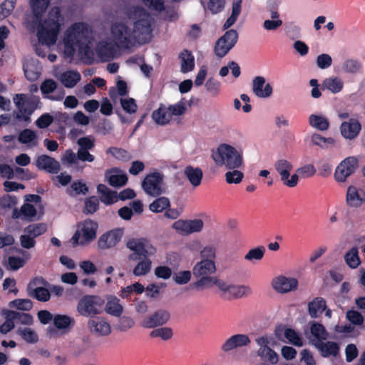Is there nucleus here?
Returning <instances> with one entry per match:
<instances>
[{"mask_svg": "<svg viewBox=\"0 0 365 365\" xmlns=\"http://www.w3.org/2000/svg\"><path fill=\"white\" fill-rule=\"evenodd\" d=\"M152 23L147 10L141 6H133L125 10L123 18L111 23L110 31L118 46L129 48L150 39Z\"/></svg>", "mask_w": 365, "mask_h": 365, "instance_id": "obj_1", "label": "nucleus"}, {"mask_svg": "<svg viewBox=\"0 0 365 365\" xmlns=\"http://www.w3.org/2000/svg\"><path fill=\"white\" fill-rule=\"evenodd\" d=\"M94 39V32L89 25L83 22L75 23L65 33L64 52L68 56H73L76 51L88 56L93 52Z\"/></svg>", "mask_w": 365, "mask_h": 365, "instance_id": "obj_2", "label": "nucleus"}, {"mask_svg": "<svg viewBox=\"0 0 365 365\" xmlns=\"http://www.w3.org/2000/svg\"><path fill=\"white\" fill-rule=\"evenodd\" d=\"M61 19L59 8H52L48 17L38 24L37 35L40 42L47 46L53 45L56 42Z\"/></svg>", "mask_w": 365, "mask_h": 365, "instance_id": "obj_3", "label": "nucleus"}, {"mask_svg": "<svg viewBox=\"0 0 365 365\" xmlns=\"http://www.w3.org/2000/svg\"><path fill=\"white\" fill-rule=\"evenodd\" d=\"M212 158L216 165L227 169H237L243 164L242 150L227 144L220 145Z\"/></svg>", "mask_w": 365, "mask_h": 365, "instance_id": "obj_4", "label": "nucleus"}, {"mask_svg": "<svg viewBox=\"0 0 365 365\" xmlns=\"http://www.w3.org/2000/svg\"><path fill=\"white\" fill-rule=\"evenodd\" d=\"M216 272V266L214 261L209 259H201L197 262L192 268V274L195 278L197 279L194 284L195 287H210L216 285V282L220 279L212 277Z\"/></svg>", "mask_w": 365, "mask_h": 365, "instance_id": "obj_5", "label": "nucleus"}, {"mask_svg": "<svg viewBox=\"0 0 365 365\" xmlns=\"http://www.w3.org/2000/svg\"><path fill=\"white\" fill-rule=\"evenodd\" d=\"M104 299L96 295H85L78 302L76 311L83 317L93 318L102 312Z\"/></svg>", "mask_w": 365, "mask_h": 365, "instance_id": "obj_6", "label": "nucleus"}, {"mask_svg": "<svg viewBox=\"0 0 365 365\" xmlns=\"http://www.w3.org/2000/svg\"><path fill=\"white\" fill-rule=\"evenodd\" d=\"M97 222L91 220H86L78 225L76 233L72 237L71 241L73 245H86L91 243L96 237L98 230Z\"/></svg>", "mask_w": 365, "mask_h": 365, "instance_id": "obj_7", "label": "nucleus"}, {"mask_svg": "<svg viewBox=\"0 0 365 365\" xmlns=\"http://www.w3.org/2000/svg\"><path fill=\"white\" fill-rule=\"evenodd\" d=\"M126 247L133 252V254L128 256L129 259L150 257L156 252L155 248L145 238H130L126 242Z\"/></svg>", "mask_w": 365, "mask_h": 365, "instance_id": "obj_8", "label": "nucleus"}, {"mask_svg": "<svg viewBox=\"0 0 365 365\" xmlns=\"http://www.w3.org/2000/svg\"><path fill=\"white\" fill-rule=\"evenodd\" d=\"M13 100L21 113L16 115V118L23 119L26 121L29 120L30 115L37 107L38 98L34 96H28L25 94H16Z\"/></svg>", "mask_w": 365, "mask_h": 365, "instance_id": "obj_9", "label": "nucleus"}, {"mask_svg": "<svg viewBox=\"0 0 365 365\" xmlns=\"http://www.w3.org/2000/svg\"><path fill=\"white\" fill-rule=\"evenodd\" d=\"M163 180L164 175L161 173H149L142 181V187L147 195L151 197L159 196L163 192L162 187Z\"/></svg>", "mask_w": 365, "mask_h": 365, "instance_id": "obj_10", "label": "nucleus"}, {"mask_svg": "<svg viewBox=\"0 0 365 365\" xmlns=\"http://www.w3.org/2000/svg\"><path fill=\"white\" fill-rule=\"evenodd\" d=\"M274 168L280 176V180L283 183L289 187H295L298 183V175H290V172L293 165L289 160L281 158L274 163Z\"/></svg>", "mask_w": 365, "mask_h": 365, "instance_id": "obj_11", "label": "nucleus"}, {"mask_svg": "<svg viewBox=\"0 0 365 365\" xmlns=\"http://www.w3.org/2000/svg\"><path fill=\"white\" fill-rule=\"evenodd\" d=\"M238 39L236 30L230 29L225 32L215 43V53L219 58L224 57L235 45Z\"/></svg>", "mask_w": 365, "mask_h": 365, "instance_id": "obj_12", "label": "nucleus"}, {"mask_svg": "<svg viewBox=\"0 0 365 365\" xmlns=\"http://www.w3.org/2000/svg\"><path fill=\"white\" fill-rule=\"evenodd\" d=\"M216 286L227 297L241 298L251 294L248 286L229 284L223 279L216 282Z\"/></svg>", "mask_w": 365, "mask_h": 365, "instance_id": "obj_13", "label": "nucleus"}, {"mask_svg": "<svg viewBox=\"0 0 365 365\" xmlns=\"http://www.w3.org/2000/svg\"><path fill=\"white\" fill-rule=\"evenodd\" d=\"M204 226L202 220H178L173 224V228L182 235H189L192 233L200 232Z\"/></svg>", "mask_w": 365, "mask_h": 365, "instance_id": "obj_14", "label": "nucleus"}, {"mask_svg": "<svg viewBox=\"0 0 365 365\" xmlns=\"http://www.w3.org/2000/svg\"><path fill=\"white\" fill-rule=\"evenodd\" d=\"M358 160L354 157H348L341 161L336 167L334 178L337 182H345L346 178L352 175L357 168Z\"/></svg>", "mask_w": 365, "mask_h": 365, "instance_id": "obj_15", "label": "nucleus"}, {"mask_svg": "<svg viewBox=\"0 0 365 365\" xmlns=\"http://www.w3.org/2000/svg\"><path fill=\"white\" fill-rule=\"evenodd\" d=\"M117 46L113 40L108 38L103 39L97 43L95 52L102 61H109L114 58Z\"/></svg>", "mask_w": 365, "mask_h": 365, "instance_id": "obj_16", "label": "nucleus"}, {"mask_svg": "<svg viewBox=\"0 0 365 365\" xmlns=\"http://www.w3.org/2000/svg\"><path fill=\"white\" fill-rule=\"evenodd\" d=\"M87 327L91 334L97 336H106L111 333V326L108 321L102 317L89 319Z\"/></svg>", "mask_w": 365, "mask_h": 365, "instance_id": "obj_17", "label": "nucleus"}, {"mask_svg": "<svg viewBox=\"0 0 365 365\" xmlns=\"http://www.w3.org/2000/svg\"><path fill=\"white\" fill-rule=\"evenodd\" d=\"M170 318V314L168 310L160 309L145 317L141 322V326L146 329L161 327L165 324Z\"/></svg>", "mask_w": 365, "mask_h": 365, "instance_id": "obj_18", "label": "nucleus"}, {"mask_svg": "<svg viewBox=\"0 0 365 365\" xmlns=\"http://www.w3.org/2000/svg\"><path fill=\"white\" fill-rule=\"evenodd\" d=\"M43 215V212H38L37 209L31 204L24 203L19 210L14 208L12 212L13 219H22L27 221H34L40 220Z\"/></svg>", "mask_w": 365, "mask_h": 365, "instance_id": "obj_19", "label": "nucleus"}, {"mask_svg": "<svg viewBox=\"0 0 365 365\" xmlns=\"http://www.w3.org/2000/svg\"><path fill=\"white\" fill-rule=\"evenodd\" d=\"M124 230L115 229L102 235L98 240V247L101 250H107L115 247L122 239Z\"/></svg>", "mask_w": 365, "mask_h": 365, "instance_id": "obj_20", "label": "nucleus"}, {"mask_svg": "<svg viewBox=\"0 0 365 365\" xmlns=\"http://www.w3.org/2000/svg\"><path fill=\"white\" fill-rule=\"evenodd\" d=\"M250 339L247 334H237L231 336L222 345V350L227 353L234 349L247 346L250 344Z\"/></svg>", "mask_w": 365, "mask_h": 365, "instance_id": "obj_21", "label": "nucleus"}, {"mask_svg": "<svg viewBox=\"0 0 365 365\" xmlns=\"http://www.w3.org/2000/svg\"><path fill=\"white\" fill-rule=\"evenodd\" d=\"M252 91L254 94L261 98H267L272 96V87L267 83L263 76H256L252 80Z\"/></svg>", "mask_w": 365, "mask_h": 365, "instance_id": "obj_22", "label": "nucleus"}, {"mask_svg": "<svg viewBox=\"0 0 365 365\" xmlns=\"http://www.w3.org/2000/svg\"><path fill=\"white\" fill-rule=\"evenodd\" d=\"M297 284L296 279L283 276L274 278L272 282L274 289L279 293H286L294 290L297 287Z\"/></svg>", "mask_w": 365, "mask_h": 365, "instance_id": "obj_23", "label": "nucleus"}, {"mask_svg": "<svg viewBox=\"0 0 365 365\" xmlns=\"http://www.w3.org/2000/svg\"><path fill=\"white\" fill-rule=\"evenodd\" d=\"M328 338V333L324 327L317 322L310 324V336H308L310 343L314 346Z\"/></svg>", "mask_w": 365, "mask_h": 365, "instance_id": "obj_24", "label": "nucleus"}, {"mask_svg": "<svg viewBox=\"0 0 365 365\" xmlns=\"http://www.w3.org/2000/svg\"><path fill=\"white\" fill-rule=\"evenodd\" d=\"M36 167L40 170H46L50 173H57L60 169V163L53 158L47 155L38 156L36 162Z\"/></svg>", "mask_w": 365, "mask_h": 365, "instance_id": "obj_25", "label": "nucleus"}, {"mask_svg": "<svg viewBox=\"0 0 365 365\" xmlns=\"http://www.w3.org/2000/svg\"><path fill=\"white\" fill-rule=\"evenodd\" d=\"M346 200L349 206L358 207L365 202V191L354 186H349Z\"/></svg>", "mask_w": 365, "mask_h": 365, "instance_id": "obj_26", "label": "nucleus"}, {"mask_svg": "<svg viewBox=\"0 0 365 365\" xmlns=\"http://www.w3.org/2000/svg\"><path fill=\"white\" fill-rule=\"evenodd\" d=\"M340 130L342 136L346 139H354L361 130V125L358 120L351 119L341 123Z\"/></svg>", "mask_w": 365, "mask_h": 365, "instance_id": "obj_27", "label": "nucleus"}, {"mask_svg": "<svg viewBox=\"0 0 365 365\" xmlns=\"http://www.w3.org/2000/svg\"><path fill=\"white\" fill-rule=\"evenodd\" d=\"M105 176L108 183L113 187L123 186L128 181L127 175L117 168L108 170L106 172Z\"/></svg>", "mask_w": 365, "mask_h": 365, "instance_id": "obj_28", "label": "nucleus"}, {"mask_svg": "<svg viewBox=\"0 0 365 365\" xmlns=\"http://www.w3.org/2000/svg\"><path fill=\"white\" fill-rule=\"evenodd\" d=\"M105 311L113 317H120L123 312V307L118 297L109 295L106 297Z\"/></svg>", "mask_w": 365, "mask_h": 365, "instance_id": "obj_29", "label": "nucleus"}, {"mask_svg": "<svg viewBox=\"0 0 365 365\" xmlns=\"http://www.w3.org/2000/svg\"><path fill=\"white\" fill-rule=\"evenodd\" d=\"M183 173L193 187L200 185L203 176L201 168L188 165L185 168Z\"/></svg>", "mask_w": 365, "mask_h": 365, "instance_id": "obj_30", "label": "nucleus"}, {"mask_svg": "<svg viewBox=\"0 0 365 365\" xmlns=\"http://www.w3.org/2000/svg\"><path fill=\"white\" fill-rule=\"evenodd\" d=\"M29 258V255L27 258H21L17 256L4 257L2 264L7 270L14 272L23 267Z\"/></svg>", "mask_w": 365, "mask_h": 365, "instance_id": "obj_31", "label": "nucleus"}, {"mask_svg": "<svg viewBox=\"0 0 365 365\" xmlns=\"http://www.w3.org/2000/svg\"><path fill=\"white\" fill-rule=\"evenodd\" d=\"M152 118L158 125L169 124L172 120L168 108L163 105H161L152 113Z\"/></svg>", "mask_w": 365, "mask_h": 365, "instance_id": "obj_32", "label": "nucleus"}, {"mask_svg": "<svg viewBox=\"0 0 365 365\" xmlns=\"http://www.w3.org/2000/svg\"><path fill=\"white\" fill-rule=\"evenodd\" d=\"M24 71L26 78L31 81L38 79L41 73L38 61L33 59L24 63Z\"/></svg>", "mask_w": 365, "mask_h": 365, "instance_id": "obj_33", "label": "nucleus"}, {"mask_svg": "<svg viewBox=\"0 0 365 365\" xmlns=\"http://www.w3.org/2000/svg\"><path fill=\"white\" fill-rule=\"evenodd\" d=\"M309 125L319 131H326L329 128V120L324 115L312 114L309 117Z\"/></svg>", "mask_w": 365, "mask_h": 365, "instance_id": "obj_34", "label": "nucleus"}, {"mask_svg": "<svg viewBox=\"0 0 365 365\" xmlns=\"http://www.w3.org/2000/svg\"><path fill=\"white\" fill-rule=\"evenodd\" d=\"M98 192L101 194V200L106 205H111L118 201L116 192L110 190L106 185L100 184L97 187Z\"/></svg>", "mask_w": 365, "mask_h": 365, "instance_id": "obj_35", "label": "nucleus"}, {"mask_svg": "<svg viewBox=\"0 0 365 365\" xmlns=\"http://www.w3.org/2000/svg\"><path fill=\"white\" fill-rule=\"evenodd\" d=\"M310 141L312 146H317L322 150L328 149L334 144L332 138H325L317 133L311 135Z\"/></svg>", "mask_w": 365, "mask_h": 365, "instance_id": "obj_36", "label": "nucleus"}, {"mask_svg": "<svg viewBox=\"0 0 365 365\" xmlns=\"http://www.w3.org/2000/svg\"><path fill=\"white\" fill-rule=\"evenodd\" d=\"M18 140L21 143L26 144L29 147L36 146L38 143V138L36 132L27 128L19 133Z\"/></svg>", "mask_w": 365, "mask_h": 365, "instance_id": "obj_37", "label": "nucleus"}, {"mask_svg": "<svg viewBox=\"0 0 365 365\" xmlns=\"http://www.w3.org/2000/svg\"><path fill=\"white\" fill-rule=\"evenodd\" d=\"M284 334V336L289 343L297 346H302V341L301 338L299 336L297 333L292 329H284V328H278L276 329V335L279 339H281L282 334Z\"/></svg>", "mask_w": 365, "mask_h": 365, "instance_id": "obj_38", "label": "nucleus"}, {"mask_svg": "<svg viewBox=\"0 0 365 365\" xmlns=\"http://www.w3.org/2000/svg\"><path fill=\"white\" fill-rule=\"evenodd\" d=\"M60 80L66 88H73L81 80V75L74 71H67L61 75Z\"/></svg>", "mask_w": 365, "mask_h": 365, "instance_id": "obj_39", "label": "nucleus"}, {"mask_svg": "<svg viewBox=\"0 0 365 365\" xmlns=\"http://www.w3.org/2000/svg\"><path fill=\"white\" fill-rule=\"evenodd\" d=\"M322 86L332 93H338L342 90L344 82L339 77L331 76L324 80Z\"/></svg>", "mask_w": 365, "mask_h": 365, "instance_id": "obj_40", "label": "nucleus"}, {"mask_svg": "<svg viewBox=\"0 0 365 365\" xmlns=\"http://www.w3.org/2000/svg\"><path fill=\"white\" fill-rule=\"evenodd\" d=\"M181 71L182 73H187L193 70L195 66L194 57L192 53L185 50L180 56Z\"/></svg>", "mask_w": 365, "mask_h": 365, "instance_id": "obj_41", "label": "nucleus"}, {"mask_svg": "<svg viewBox=\"0 0 365 365\" xmlns=\"http://www.w3.org/2000/svg\"><path fill=\"white\" fill-rule=\"evenodd\" d=\"M326 302L322 298H315L308 304L309 314L312 318H316L325 309Z\"/></svg>", "mask_w": 365, "mask_h": 365, "instance_id": "obj_42", "label": "nucleus"}, {"mask_svg": "<svg viewBox=\"0 0 365 365\" xmlns=\"http://www.w3.org/2000/svg\"><path fill=\"white\" fill-rule=\"evenodd\" d=\"M170 117L173 119V117H180L185 114L187 110V101L181 99L179 102L170 105L167 107Z\"/></svg>", "mask_w": 365, "mask_h": 365, "instance_id": "obj_43", "label": "nucleus"}, {"mask_svg": "<svg viewBox=\"0 0 365 365\" xmlns=\"http://www.w3.org/2000/svg\"><path fill=\"white\" fill-rule=\"evenodd\" d=\"M315 347L321 352L323 356H336L339 351L337 344L332 341H327L326 343L322 341L319 345L315 346Z\"/></svg>", "mask_w": 365, "mask_h": 365, "instance_id": "obj_44", "label": "nucleus"}, {"mask_svg": "<svg viewBox=\"0 0 365 365\" xmlns=\"http://www.w3.org/2000/svg\"><path fill=\"white\" fill-rule=\"evenodd\" d=\"M344 260L346 264L351 269L358 267L361 263L359 257L358 248L354 247L351 248L344 255Z\"/></svg>", "mask_w": 365, "mask_h": 365, "instance_id": "obj_45", "label": "nucleus"}, {"mask_svg": "<svg viewBox=\"0 0 365 365\" xmlns=\"http://www.w3.org/2000/svg\"><path fill=\"white\" fill-rule=\"evenodd\" d=\"M151 265L152 262L149 257L142 258L134 267L133 273L137 277L144 276L150 271Z\"/></svg>", "mask_w": 365, "mask_h": 365, "instance_id": "obj_46", "label": "nucleus"}, {"mask_svg": "<svg viewBox=\"0 0 365 365\" xmlns=\"http://www.w3.org/2000/svg\"><path fill=\"white\" fill-rule=\"evenodd\" d=\"M242 0H234L232 6V14L224 24L223 29H227L231 27L236 21L241 12Z\"/></svg>", "mask_w": 365, "mask_h": 365, "instance_id": "obj_47", "label": "nucleus"}, {"mask_svg": "<svg viewBox=\"0 0 365 365\" xmlns=\"http://www.w3.org/2000/svg\"><path fill=\"white\" fill-rule=\"evenodd\" d=\"M47 230V225L45 223L31 224L26 227L24 232L28 233L34 240L36 237L43 235Z\"/></svg>", "mask_w": 365, "mask_h": 365, "instance_id": "obj_48", "label": "nucleus"}, {"mask_svg": "<svg viewBox=\"0 0 365 365\" xmlns=\"http://www.w3.org/2000/svg\"><path fill=\"white\" fill-rule=\"evenodd\" d=\"M361 63L354 58H347L341 64V70L347 73H356L360 71Z\"/></svg>", "mask_w": 365, "mask_h": 365, "instance_id": "obj_49", "label": "nucleus"}, {"mask_svg": "<svg viewBox=\"0 0 365 365\" xmlns=\"http://www.w3.org/2000/svg\"><path fill=\"white\" fill-rule=\"evenodd\" d=\"M17 333L21 338L29 344H35L38 340V336L36 332L29 327L19 328Z\"/></svg>", "mask_w": 365, "mask_h": 365, "instance_id": "obj_50", "label": "nucleus"}, {"mask_svg": "<svg viewBox=\"0 0 365 365\" xmlns=\"http://www.w3.org/2000/svg\"><path fill=\"white\" fill-rule=\"evenodd\" d=\"M135 325L134 319L128 316L120 317L118 323L115 325V329L120 332H125L133 328Z\"/></svg>", "mask_w": 365, "mask_h": 365, "instance_id": "obj_51", "label": "nucleus"}, {"mask_svg": "<svg viewBox=\"0 0 365 365\" xmlns=\"http://www.w3.org/2000/svg\"><path fill=\"white\" fill-rule=\"evenodd\" d=\"M51 0H31V6L36 17L38 18L46 10Z\"/></svg>", "mask_w": 365, "mask_h": 365, "instance_id": "obj_52", "label": "nucleus"}, {"mask_svg": "<svg viewBox=\"0 0 365 365\" xmlns=\"http://www.w3.org/2000/svg\"><path fill=\"white\" fill-rule=\"evenodd\" d=\"M170 206V200L166 197H160L155 199L149 205V209L153 212H161Z\"/></svg>", "mask_w": 365, "mask_h": 365, "instance_id": "obj_53", "label": "nucleus"}, {"mask_svg": "<svg viewBox=\"0 0 365 365\" xmlns=\"http://www.w3.org/2000/svg\"><path fill=\"white\" fill-rule=\"evenodd\" d=\"M29 296L36 299L41 302H47L50 299L49 291L44 287H36L31 289L30 287L28 288Z\"/></svg>", "mask_w": 365, "mask_h": 365, "instance_id": "obj_54", "label": "nucleus"}, {"mask_svg": "<svg viewBox=\"0 0 365 365\" xmlns=\"http://www.w3.org/2000/svg\"><path fill=\"white\" fill-rule=\"evenodd\" d=\"M88 191L87 185L80 180L73 182L71 187L67 189V193L71 196L77 195H86Z\"/></svg>", "mask_w": 365, "mask_h": 365, "instance_id": "obj_55", "label": "nucleus"}, {"mask_svg": "<svg viewBox=\"0 0 365 365\" xmlns=\"http://www.w3.org/2000/svg\"><path fill=\"white\" fill-rule=\"evenodd\" d=\"M150 336L153 338L160 337L163 340H169L173 336V329L170 327H161L150 331Z\"/></svg>", "mask_w": 365, "mask_h": 365, "instance_id": "obj_56", "label": "nucleus"}, {"mask_svg": "<svg viewBox=\"0 0 365 365\" xmlns=\"http://www.w3.org/2000/svg\"><path fill=\"white\" fill-rule=\"evenodd\" d=\"M141 3L151 11L161 12L165 10V0H140Z\"/></svg>", "mask_w": 365, "mask_h": 365, "instance_id": "obj_57", "label": "nucleus"}, {"mask_svg": "<svg viewBox=\"0 0 365 365\" xmlns=\"http://www.w3.org/2000/svg\"><path fill=\"white\" fill-rule=\"evenodd\" d=\"M73 323L74 320L68 315H56L53 318V324L58 329H66Z\"/></svg>", "mask_w": 365, "mask_h": 365, "instance_id": "obj_58", "label": "nucleus"}, {"mask_svg": "<svg viewBox=\"0 0 365 365\" xmlns=\"http://www.w3.org/2000/svg\"><path fill=\"white\" fill-rule=\"evenodd\" d=\"M264 252L265 249L263 246L251 249L245 255V259L249 262H252L254 260L259 261L263 258Z\"/></svg>", "mask_w": 365, "mask_h": 365, "instance_id": "obj_59", "label": "nucleus"}, {"mask_svg": "<svg viewBox=\"0 0 365 365\" xmlns=\"http://www.w3.org/2000/svg\"><path fill=\"white\" fill-rule=\"evenodd\" d=\"M9 306L19 310L29 311L33 307V303L29 299H17L11 301L9 303Z\"/></svg>", "mask_w": 365, "mask_h": 365, "instance_id": "obj_60", "label": "nucleus"}, {"mask_svg": "<svg viewBox=\"0 0 365 365\" xmlns=\"http://www.w3.org/2000/svg\"><path fill=\"white\" fill-rule=\"evenodd\" d=\"M14 319L24 325H31L34 323L33 317L28 313H21L15 311H11Z\"/></svg>", "mask_w": 365, "mask_h": 365, "instance_id": "obj_61", "label": "nucleus"}, {"mask_svg": "<svg viewBox=\"0 0 365 365\" xmlns=\"http://www.w3.org/2000/svg\"><path fill=\"white\" fill-rule=\"evenodd\" d=\"M232 171H228L225 173L226 182L229 184H238L241 182L243 179L244 174L237 170V169H232Z\"/></svg>", "mask_w": 365, "mask_h": 365, "instance_id": "obj_62", "label": "nucleus"}, {"mask_svg": "<svg viewBox=\"0 0 365 365\" xmlns=\"http://www.w3.org/2000/svg\"><path fill=\"white\" fill-rule=\"evenodd\" d=\"M77 144L78 149L90 150L95 146V138L91 135L82 137L78 139Z\"/></svg>", "mask_w": 365, "mask_h": 365, "instance_id": "obj_63", "label": "nucleus"}, {"mask_svg": "<svg viewBox=\"0 0 365 365\" xmlns=\"http://www.w3.org/2000/svg\"><path fill=\"white\" fill-rule=\"evenodd\" d=\"M205 88L212 96H216L220 92V83L213 78H210L205 83Z\"/></svg>", "mask_w": 365, "mask_h": 365, "instance_id": "obj_64", "label": "nucleus"}]
</instances>
